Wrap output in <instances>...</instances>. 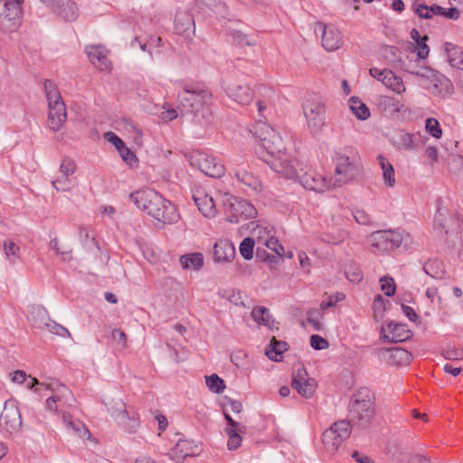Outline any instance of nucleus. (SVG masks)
Returning a JSON list of instances; mask_svg holds the SVG:
<instances>
[{
	"mask_svg": "<svg viewBox=\"0 0 463 463\" xmlns=\"http://www.w3.org/2000/svg\"><path fill=\"white\" fill-rule=\"evenodd\" d=\"M130 200L141 210L164 224L175 223L179 213L175 204L165 199L158 192L147 188L130 194Z\"/></svg>",
	"mask_w": 463,
	"mask_h": 463,
	"instance_id": "1",
	"label": "nucleus"
},
{
	"mask_svg": "<svg viewBox=\"0 0 463 463\" xmlns=\"http://www.w3.org/2000/svg\"><path fill=\"white\" fill-rule=\"evenodd\" d=\"M182 91L178 93V99L182 107L190 113L198 115L202 112L203 118L210 120L212 113L209 106L213 101V94L203 83H182Z\"/></svg>",
	"mask_w": 463,
	"mask_h": 463,
	"instance_id": "2",
	"label": "nucleus"
},
{
	"mask_svg": "<svg viewBox=\"0 0 463 463\" xmlns=\"http://www.w3.org/2000/svg\"><path fill=\"white\" fill-rule=\"evenodd\" d=\"M348 411L350 427H368L375 416L374 393L367 387L357 389L350 398Z\"/></svg>",
	"mask_w": 463,
	"mask_h": 463,
	"instance_id": "3",
	"label": "nucleus"
},
{
	"mask_svg": "<svg viewBox=\"0 0 463 463\" xmlns=\"http://www.w3.org/2000/svg\"><path fill=\"white\" fill-rule=\"evenodd\" d=\"M46 99L48 100V126L51 130L58 131L67 118L65 104L57 85L51 80L43 83Z\"/></svg>",
	"mask_w": 463,
	"mask_h": 463,
	"instance_id": "4",
	"label": "nucleus"
},
{
	"mask_svg": "<svg viewBox=\"0 0 463 463\" xmlns=\"http://www.w3.org/2000/svg\"><path fill=\"white\" fill-rule=\"evenodd\" d=\"M222 205L226 220L232 223H239L257 215V210L250 202L232 194L224 195Z\"/></svg>",
	"mask_w": 463,
	"mask_h": 463,
	"instance_id": "5",
	"label": "nucleus"
},
{
	"mask_svg": "<svg viewBox=\"0 0 463 463\" xmlns=\"http://www.w3.org/2000/svg\"><path fill=\"white\" fill-rule=\"evenodd\" d=\"M222 88L232 100L241 106L250 104L254 98L252 89L241 74L233 75L223 80Z\"/></svg>",
	"mask_w": 463,
	"mask_h": 463,
	"instance_id": "6",
	"label": "nucleus"
},
{
	"mask_svg": "<svg viewBox=\"0 0 463 463\" xmlns=\"http://www.w3.org/2000/svg\"><path fill=\"white\" fill-rule=\"evenodd\" d=\"M186 158L191 166L198 168L205 175L213 178H221L225 168L215 157L209 156L207 153L195 150L186 155Z\"/></svg>",
	"mask_w": 463,
	"mask_h": 463,
	"instance_id": "7",
	"label": "nucleus"
},
{
	"mask_svg": "<svg viewBox=\"0 0 463 463\" xmlns=\"http://www.w3.org/2000/svg\"><path fill=\"white\" fill-rule=\"evenodd\" d=\"M307 127L313 134L319 133L326 122V108L317 97H310L303 103Z\"/></svg>",
	"mask_w": 463,
	"mask_h": 463,
	"instance_id": "8",
	"label": "nucleus"
},
{
	"mask_svg": "<svg viewBox=\"0 0 463 463\" xmlns=\"http://www.w3.org/2000/svg\"><path fill=\"white\" fill-rule=\"evenodd\" d=\"M372 251L382 254L394 250L402 243V236L400 232L390 231H376L370 236Z\"/></svg>",
	"mask_w": 463,
	"mask_h": 463,
	"instance_id": "9",
	"label": "nucleus"
},
{
	"mask_svg": "<svg viewBox=\"0 0 463 463\" xmlns=\"http://www.w3.org/2000/svg\"><path fill=\"white\" fill-rule=\"evenodd\" d=\"M335 169L333 186H341L354 179L357 174V166L354 163V156L350 157L342 152L335 153Z\"/></svg>",
	"mask_w": 463,
	"mask_h": 463,
	"instance_id": "10",
	"label": "nucleus"
},
{
	"mask_svg": "<svg viewBox=\"0 0 463 463\" xmlns=\"http://www.w3.org/2000/svg\"><path fill=\"white\" fill-rule=\"evenodd\" d=\"M409 72L425 80L427 83L424 87L435 94L449 93L452 87L450 80L447 77L430 67L420 68L418 71Z\"/></svg>",
	"mask_w": 463,
	"mask_h": 463,
	"instance_id": "11",
	"label": "nucleus"
},
{
	"mask_svg": "<svg viewBox=\"0 0 463 463\" xmlns=\"http://www.w3.org/2000/svg\"><path fill=\"white\" fill-rule=\"evenodd\" d=\"M351 434L349 421L339 420L335 422L329 429L322 434V442L325 448L330 451H336L341 443Z\"/></svg>",
	"mask_w": 463,
	"mask_h": 463,
	"instance_id": "12",
	"label": "nucleus"
},
{
	"mask_svg": "<svg viewBox=\"0 0 463 463\" xmlns=\"http://www.w3.org/2000/svg\"><path fill=\"white\" fill-rule=\"evenodd\" d=\"M22 7L17 4L0 2V31L5 33L15 32L20 25Z\"/></svg>",
	"mask_w": 463,
	"mask_h": 463,
	"instance_id": "13",
	"label": "nucleus"
},
{
	"mask_svg": "<svg viewBox=\"0 0 463 463\" xmlns=\"http://www.w3.org/2000/svg\"><path fill=\"white\" fill-rule=\"evenodd\" d=\"M291 387L303 398L309 399L316 392L317 382L308 377L303 366H299L293 371Z\"/></svg>",
	"mask_w": 463,
	"mask_h": 463,
	"instance_id": "14",
	"label": "nucleus"
},
{
	"mask_svg": "<svg viewBox=\"0 0 463 463\" xmlns=\"http://www.w3.org/2000/svg\"><path fill=\"white\" fill-rule=\"evenodd\" d=\"M22 417L18 407L13 402H5L0 415V427L8 433L20 429Z\"/></svg>",
	"mask_w": 463,
	"mask_h": 463,
	"instance_id": "15",
	"label": "nucleus"
},
{
	"mask_svg": "<svg viewBox=\"0 0 463 463\" xmlns=\"http://www.w3.org/2000/svg\"><path fill=\"white\" fill-rule=\"evenodd\" d=\"M265 161L274 172L286 178L293 179L298 176L297 161L291 159L286 152L277 157L265 159Z\"/></svg>",
	"mask_w": 463,
	"mask_h": 463,
	"instance_id": "16",
	"label": "nucleus"
},
{
	"mask_svg": "<svg viewBox=\"0 0 463 463\" xmlns=\"http://www.w3.org/2000/svg\"><path fill=\"white\" fill-rule=\"evenodd\" d=\"M110 415L117 420L118 424L122 426L128 432H135L139 426L138 418L135 415L130 416L122 401L115 402L114 405L109 408Z\"/></svg>",
	"mask_w": 463,
	"mask_h": 463,
	"instance_id": "17",
	"label": "nucleus"
},
{
	"mask_svg": "<svg viewBox=\"0 0 463 463\" xmlns=\"http://www.w3.org/2000/svg\"><path fill=\"white\" fill-rule=\"evenodd\" d=\"M315 30L322 32L321 43L322 46L327 52L338 50L343 44V39L339 30L332 24L317 23Z\"/></svg>",
	"mask_w": 463,
	"mask_h": 463,
	"instance_id": "18",
	"label": "nucleus"
},
{
	"mask_svg": "<svg viewBox=\"0 0 463 463\" xmlns=\"http://www.w3.org/2000/svg\"><path fill=\"white\" fill-rule=\"evenodd\" d=\"M298 178L306 189L317 193H324L326 190L335 188L331 180L326 179L323 175L315 171L306 172L300 175H298Z\"/></svg>",
	"mask_w": 463,
	"mask_h": 463,
	"instance_id": "19",
	"label": "nucleus"
},
{
	"mask_svg": "<svg viewBox=\"0 0 463 463\" xmlns=\"http://www.w3.org/2000/svg\"><path fill=\"white\" fill-rule=\"evenodd\" d=\"M382 334L385 341L399 343L409 340L412 337V332L406 324L390 322L387 327H382Z\"/></svg>",
	"mask_w": 463,
	"mask_h": 463,
	"instance_id": "20",
	"label": "nucleus"
},
{
	"mask_svg": "<svg viewBox=\"0 0 463 463\" xmlns=\"http://www.w3.org/2000/svg\"><path fill=\"white\" fill-rule=\"evenodd\" d=\"M441 199L437 200V212L433 220V228L441 237H447L449 234L448 222L452 221L449 211L441 205Z\"/></svg>",
	"mask_w": 463,
	"mask_h": 463,
	"instance_id": "21",
	"label": "nucleus"
},
{
	"mask_svg": "<svg viewBox=\"0 0 463 463\" xmlns=\"http://www.w3.org/2000/svg\"><path fill=\"white\" fill-rule=\"evenodd\" d=\"M236 250L229 240H219L213 246V260L215 262H230L235 257Z\"/></svg>",
	"mask_w": 463,
	"mask_h": 463,
	"instance_id": "22",
	"label": "nucleus"
},
{
	"mask_svg": "<svg viewBox=\"0 0 463 463\" xmlns=\"http://www.w3.org/2000/svg\"><path fill=\"white\" fill-rule=\"evenodd\" d=\"M86 53L90 62L99 71L110 70L111 62L107 57V50L101 46H88Z\"/></svg>",
	"mask_w": 463,
	"mask_h": 463,
	"instance_id": "23",
	"label": "nucleus"
},
{
	"mask_svg": "<svg viewBox=\"0 0 463 463\" xmlns=\"http://www.w3.org/2000/svg\"><path fill=\"white\" fill-rule=\"evenodd\" d=\"M175 29L179 34H194L195 23L193 15L186 11H178L175 18Z\"/></svg>",
	"mask_w": 463,
	"mask_h": 463,
	"instance_id": "24",
	"label": "nucleus"
},
{
	"mask_svg": "<svg viewBox=\"0 0 463 463\" xmlns=\"http://www.w3.org/2000/svg\"><path fill=\"white\" fill-rule=\"evenodd\" d=\"M50 7L65 21H74L78 17V7L72 0H55V5Z\"/></svg>",
	"mask_w": 463,
	"mask_h": 463,
	"instance_id": "25",
	"label": "nucleus"
},
{
	"mask_svg": "<svg viewBox=\"0 0 463 463\" xmlns=\"http://www.w3.org/2000/svg\"><path fill=\"white\" fill-rule=\"evenodd\" d=\"M234 176L236 179L243 184L246 187L254 193H260L262 190V184L258 176L245 167H239L235 170Z\"/></svg>",
	"mask_w": 463,
	"mask_h": 463,
	"instance_id": "26",
	"label": "nucleus"
},
{
	"mask_svg": "<svg viewBox=\"0 0 463 463\" xmlns=\"http://www.w3.org/2000/svg\"><path fill=\"white\" fill-rule=\"evenodd\" d=\"M389 353L388 362L397 366L408 365L412 360V354L404 348L396 347L387 349Z\"/></svg>",
	"mask_w": 463,
	"mask_h": 463,
	"instance_id": "27",
	"label": "nucleus"
},
{
	"mask_svg": "<svg viewBox=\"0 0 463 463\" xmlns=\"http://www.w3.org/2000/svg\"><path fill=\"white\" fill-rule=\"evenodd\" d=\"M423 270L427 275L435 279H443L447 275L444 263L438 259L429 260L423 265Z\"/></svg>",
	"mask_w": 463,
	"mask_h": 463,
	"instance_id": "28",
	"label": "nucleus"
},
{
	"mask_svg": "<svg viewBox=\"0 0 463 463\" xmlns=\"http://www.w3.org/2000/svg\"><path fill=\"white\" fill-rule=\"evenodd\" d=\"M273 137H271L273 139L267 140L266 143H264L263 149L267 151V154L270 156V158L277 157L278 156L283 154L286 152V147L283 142L282 137L279 134H272Z\"/></svg>",
	"mask_w": 463,
	"mask_h": 463,
	"instance_id": "29",
	"label": "nucleus"
},
{
	"mask_svg": "<svg viewBox=\"0 0 463 463\" xmlns=\"http://www.w3.org/2000/svg\"><path fill=\"white\" fill-rule=\"evenodd\" d=\"M193 198L198 210L205 216L211 217L215 213V205L213 198L207 194L196 195L194 194Z\"/></svg>",
	"mask_w": 463,
	"mask_h": 463,
	"instance_id": "30",
	"label": "nucleus"
},
{
	"mask_svg": "<svg viewBox=\"0 0 463 463\" xmlns=\"http://www.w3.org/2000/svg\"><path fill=\"white\" fill-rule=\"evenodd\" d=\"M385 75L383 77V84L388 89L392 90L397 94H402L405 91L403 80L401 77H398L391 70L384 72Z\"/></svg>",
	"mask_w": 463,
	"mask_h": 463,
	"instance_id": "31",
	"label": "nucleus"
},
{
	"mask_svg": "<svg viewBox=\"0 0 463 463\" xmlns=\"http://www.w3.org/2000/svg\"><path fill=\"white\" fill-rule=\"evenodd\" d=\"M179 261L184 269L199 270L203 266V256L201 252H193L182 255Z\"/></svg>",
	"mask_w": 463,
	"mask_h": 463,
	"instance_id": "32",
	"label": "nucleus"
},
{
	"mask_svg": "<svg viewBox=\"0 0 463 463\" xmlns=\"http://www.w3.org/2000/svg\"><path fill=\"white\" fill-rule=\"evenodd\" d=\"M288 349V345L285 341H279L273 337L266 350V355L272 361L279 362L282 360V354Z\"/></svg>",
	"mask_w": 463,
	"mask_h": 463,
	"instance_id": "33",
	"label": "nucleus"
},
{
	"mask_svg": "<svg viewBox=\"0 0 463 463\" xmlns=\"http://www.w3.org/2000/svg\"><path fill=\"white\" fill-rule=\"evenodd\" d=\"M445 52L448 61L452 67L460 69L463 67V52L459 47L450 43H445Z\"/></svg>",
	"mask_w": 463,
	"mask_h": 463,
	"instance_id": "34",
	"label": "nucleus"
},
{
	"mask_svg": "<svg viewBox=\"0 0 463 463\" xmlns=\"http://www.w3.org/2000/svg\"><path fill=\"white\" fill-rule=\"evenodd\" d=\"M377 160L383 170V177L385 184L393 187L395 184V177L392 164L382 155L377 156Z\"/></svg>",
	"mask_w": 463,
	"mask_h": 463,
	"instance_id": "35",
	"label": "nucleus"
},
{
	"mask_svg": "<svg viewBox=\"0 0 463 463\" xmlns=\"http://www.w3.org/2000/svg\"><path fill=\"white\" fill-rule=\"evenodd\" d=\"M349 108L360 120H365L370 117V110L367 106L356 97L349 99Z\"/></svg>",
	"mask_w": 463,
	"mask_h": 463,
	"instance_id": "36",
	"label": "nucleus"
},
{
	"mask_svg": "<svg viewBox=\"0 0 463 463\" xmlns=\"http://www.w3.org/2000/svg\"><path fill=\"white\" fill-rule=\"evenodd\" d=\"M420 136L419 134H410L406 132H401L395 141L396 146L400 149L404 150H414L415 149V138Z\"/></svg>",
	"mask_w": 463,
	"mask_h": 463,
	"instance_id": "37",
	"label": "nucleus"
},
{
	"mask_svg": "<svg viewBox=\"0 0 463 463\" xmlns=\"http://www.w3.org/2000/svg\"><path fill=\"white\" fill-rule=\"evenodd\" d=\"M251 317L258 324L272 328V325L269 322L270 314L268 308L264 307H256L251 311Z\"/></svg>",
	"mask_w": 463,
	"mask_h": 463,
	"instance_id": "38",
	"label": "nucleus"
},
{
	"mask_svg": "<svg viewBox=\"0 0 463 463\" xmlns=\"http://www.w3.org/2000/svg\"><path fill=\"white\" fill-rule=\"evenodd\" d=\"M272 134H279L271 126L265 123H259L256 128V135L260 139V145L262 146L267 140L273 139Z\"/></svg>",
	"mask_w": 463,
	"mask_h": 463,
	"instance_id": "39",
	"label": "nucleus"
},
{
	"mask_svg": "<svg viewBox=\"0 0 463 463\" xmlns=\"http://www.w3.org/2000/svg\"><path fill=\"white\" fill-rule=\"evenodd\" d=\"M272 134H279L271 126L265 123H259L256 128V135L260 139V145L262 146L267 140L273 139Z\"/></svg>",
	"mask_w": 463,
	"mask_h": 463,
	"instance_id": "40",
	"label": "nucleus"
},
{
	"mask_svg": "<svg viewBox=\"0 0 463 463\" xmlns=\"http://www.w3.org/2000/svg\"><path fill=\"white\" fill-rule=\"evenodd\" d=\"M242 429H232V428H226L225 431L229 437L227 447L230 450H234L238 449L241 444V437L240 435V432H242Z\"/></svg>",
	"mask_w": 463,
	"mask_h": 463,
	"instance_id": "41",
	"label": "nucleus"
},
{
	"mask_svg": "<svg viewBox=\"0 0 463 463\" xmlns=\"http://www.w3.org/2000/svg\"><path fill=\"white\" fill-rule=\"evenodd\" d=\"M4 251L11 264H15L20 259V248L14 241H5Z\"/></svg>",
	"mask_w": 463,
	"mask_h": 463,
	"instance_id": "42",
	"label": "nucleus"
},
{
	"mask_svg": "<svg viewBox=\"0 0 463 463\" xmlns=\"http://www.w3.org/2000/svg\"><path fill=\"white\" fill-rule=\"evenodd\" d=\"M255 245L254 237H247L240 244L239 250L241 255L247 260L253 258V249Z\"/></svg>",
	"mask_w": 463,
	"mask_h": 463,
	"instance_id": "43",
	"label": "nucleus"
},
{
	"mask_svg": "<svg viewBox=\"0 0 463 463\" xmlns=\"http://www.w3.org/2000/svg\"><path fill=\"white\" fill-rule=\"evenodd\" d=\"M205 380L207 387L214 393H221L225 389L224 381L215 373L205 376Z\"/></svg>",
	"mask_w": 463,
	"mask_h": 463,
	"instance_id": "44",
	"label": "nucleus"
},
{
	"mask_svg": "<svg viewBox=\"0 0 463 463\" xmlns=\"http://www.w3.org/2000/svg\"><path fill=\"white\" fill-rule=\"evenodd\" d=\"M58 392H61V394H52L46 400V407L52 411H57L56 403L61 402V399L65 396V393H70V391L65 387V385L61 384L59 385Z\"/></svg>",
	"mask_w": 463,
	"mask_h": 463,
	"instance_id": "45",
	"label": "nucleus"
},
{
	"mask_svg": "<svg viewBox=\"0 0 463 463\" xmlns=\"http://www.w3.org/2000/svg\"><path fill=\"white\" fill-rule=\"evenodd\" d=\"M379 107L389 112H399L401 110L400 103L397 99L390 96H382L379 99Z\"/></svg>",
	"mask_w": 463,
	"mask_h": 463,
	"instance_id": "46",
	"label": "nucleus"
},
{
	"mask_svg": "<svg viewBox=\"0 0 463 463\" xmlns=\"http://www.w3.org/2000/svg\"><path fill=\"white\" fill-rule=\"evenodd\" d=\"M118 153L123 161L131 168H137L138 166V159L135 153L130 150L128 146H124L123 148L118 150Z\"/></svg>",
	"mask_w": 463,
	"mask_h": 463,
	"instance_id": "47",
	"label": "nucleus"
},
{
	"mask_svg": "<svg viewBox=\"0 0 463 463\" xmlns=\"http://www.w3.org/2000/svg\"><path fill=\"white\" fill-rule=\"evenodd\" d=\"M425 128L435 138H440L442 136V129L439 121L434 118H429L425 122Z\"/></svg>",
	"mask_w": 463,
	"mask_h": 463,
	"instance_id": "48",
	"label": "nucleus"
},
{
	"mask_svg": "<svg viewBox=\"0 0 463 463\" xmlns=\"http://www.w3.org/2000/svg\"><path fill=\"white\" fill-rule=\"evenodd\" d=\"M381 289L387 297H392L395 294L396 285L392 277H383L380 279Z\"/></svg>",
	"mask_w": 463,
	"mask_h": 463,
	"instance_id": "49",
	"label": "nucleus"
},
{
	"mask_svg": "<svg viewBox=\"0 0 463 463\" xmlns=\"http://www.w3.org/2000/svg\"><path fill=\"white\" fill-rule=\"evenodd\" d=\"M75 171V162L69 157H64L60 165V172L62 174V175L65 177H69L70 175H73Z\"/></svg>",
	"mask_w": 463,
	"mask_h": 463,
	"instance_id": "50",
	"label": "nucleus"
},
{
	"mask_svg": "<svg viewBox=\"0 0 463 463\" xmlns=\"http://www.w3.org/2000/svg\"><path fill=\"white\" fill-rule=\"evenodd\" d=\"M272 230L262 225H256L252 229V235L256 237L258 243L264 244L265 239L270 235Z\"/></svg>",
	"mask_w": 463,
	"mask_h": 463,
	"instance_id": "51",
	"label": "nucleus"
},
{
	"mask_svg": "<svg viewBox=\"0 0 463 463\" xmlns=\"http://www.w3.org/2000/svg\"><path fill=\"white\" fill-rule=\"evenodd\" d=\"M264 245L270 250L276 252L278 256L282 257L285 252L283 246L271 235H269L268 239H265Z\"/></svg>",
	"mask_w": 463,
	"mask_h": 463,
	"instance_id": "52",
	"label": "nucleus"
},
{
	"mask_svg": "<svg viewBox=\"0 0 463 463\" xmlns=\"http://www.w3.org/2000/svg\"><path fill=\"white\" fill-rule=\"evenodd\" d=\"M45 326L51 333L55 334L57 335H60L62 337L71 335L69 330L66 327H64L63 326H61L54 321H50L49 323H45Z\"/></svg>",
	"mask_w": 463,
	"mask_h": 463,
	"instance_id": "53",
	"label": "nucleus"
},
{
	"mask_svg": "<svg viewBox=\"0 0 463 463\" xmlns=\"http://www.w3.org/2000/svg\"><path fill=\"white\" fill-rule=\"evenodd\" d=\"M427 41H428V36L424 35V36H422L421 41L415 43L417 56L420 60H425L429 56L430 48L426 43Z\"/></svg>",
	"mask_w": 463,
	"mask_h": 463,
	"instance_id": "54",
	"label": "nucleus"
},
{
	"mask_svg": "<svg viewBox=\"0 0 463 463\" xmlns=\"http://www.w3.org/2000/svg\"><path fill=\"white\" fill-rule=\"evenodd\" d=\"M353 216L356 222L362 225H371L373 224L371 216L362 209H355L353 212Z\"/></svg>",
	"mask_w": 463,
	"mask_h": 463,
	"instance_id": "55",
	"label": "nucleus"
},
{
	"mask_svg": "<svg viewBox=\"0 0 463 463\" xmlns=\"http://www.w3.org/2000/svg\"><path fill=\"white\" fill-rule=\"evenodd\" d=\"M206 5H208L211 8L222 14L223 17L228 15V7L225 3L221 2V0H205Z\"/></svg>",
	"mask_w": 463,
	"mask_h": 463,
	"instance_id": "56",
	"label": "nucleus"
},
{
	"mask_svg": "<svg viewBox=\"0 0 463 463\" xmlns=\"http://www.w3.org/2000/svg\"><path fill=\"white\" fill-rule=\"evenodd\" d=\"M110 335L112 340H114L117 343L118 346L120 349H124L127 347V335L122 330L115 328L111 331Z\"/></svg>",
	"mask_w": 463,
	"mask_h": 463,
	"instance_id": "57",
	"label": "nucleus"
},
{
	"mask_svg": "<svg viewBox=\"0 0 463 463\" xmlns=\"http://www.w3.org/2000/svg\"><path fill=\"white\" fill-rule=\"evenodd\" d=\"M310 345L315 350H324L329 346V344L326 338L318 335H312L310 337Z\"/></svg>",
	"mask_w": 463,
	"mask_h": 463,
	"instance_id": "58",
	"label": "nucleus"
},
{
	"mask_svg": "<svg viewBox=\"0 0 463 463\" xmlns=\"http://www.w3.org/2000/svg\"><path fill=\"white\" fill-rule=\"evenodd\" d=\"M345 273L346 279L353 283H358L363 279V273L361 269L356 267L351 266L348 269L345 270Z\"/></svg>",
	"mask_w": 463,
	"mask_h": 463,
	"instance_id": "59",
	"label": "nucleus"
},
{
	"mask_svg": "<svg viewBox=\"0 0 463 463\" xmlns=\"http://www.w3.org/2000/svg\"><path fill=\"white\" fill-rule=\"evenodd\" d=\"M49 246L52 250H53L57 254L61 255L64 260H69L71 259V250H61L60 248V242L57 238L51 240Z\"/></svg>",
	"mask_w": 463,
	"mask_h": 463,
	"instance_id": "60",
	"label": "nucleus"
},
{
	"mask_svg": "<svg viewBox=\"0 0 463 463\" xmlns=\"http://www.w3.org/2000/svg\"><path fill=\"white\" fill-rule=\"evenodd\" d=\"M104 137L109 143L113 144L118 151L123 148L124 146H126L124 141L112 131L105 133Z\"/></svg>",
	"mask_w": 463,
	"mask_h": 463,
	"instance_id": "61",
	"label": "nucleus"
},
{
	"mask_svg": "<svg viewBox=\"0 0 463 463\" xmlns=\"http://www.w3.org/2000/svg\"><path fill=\"white\" fill-rule=\"evenodd\" d=\"M52 186L58 191H69L71 188V182L68 177L57 178L52 182Z\"/></svg>",
	"mask_w": 463,
	"mask_h": 463,
	"instance_id": "62",
	"label": "nucleus"
},
{
	"mask_svg": "<svg viewBox=\"0 0 463 463\" xmlns=\"http://www.w3.org/2000/svg\"><path fill=\"white\" fill-rule=\"evenodd\" d=\"M430 9L431 6L420 4L415 8V13L420 18L430 19L434 15Z\"/></svg>",
	"mask_w": 463,
	"mask_h": 463,
	"instance_id": "63",
	"label": "nucleus"
},
{
	"mask_svg": "<svg viewBox=\"0 0 463 463\" xmlns=\"http://www.w3.org/2000/svg\"><path fill=\"white\" fill-rule=\"evenodd\" d=\"M443 356L447 360H459L463 358V350L449 348L443 351Z\"/></svg>",
	"mask_w": 463,
	"mask_h": 463,
	"instance_id": "64",
	"label": "nucleus"
}]
</instances>
